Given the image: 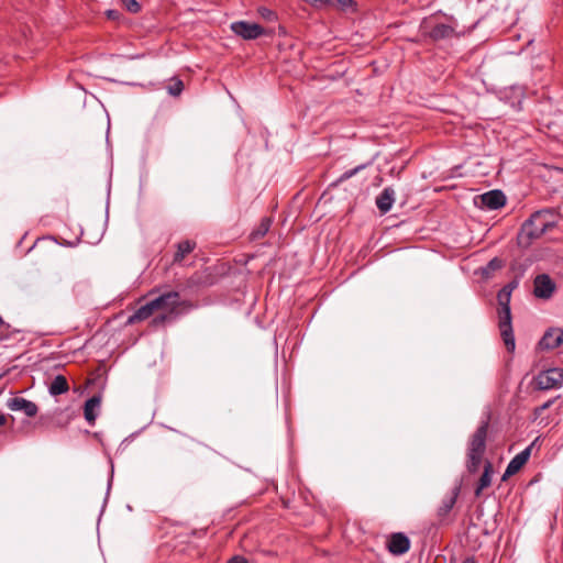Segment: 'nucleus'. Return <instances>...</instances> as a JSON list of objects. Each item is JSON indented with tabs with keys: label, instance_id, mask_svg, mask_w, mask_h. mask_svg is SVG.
<instances>
[{
	"label": "nucleus",
	"instance_id": "8",
	"mask_svg": "<svg viewBox=\"0 0 563 563\" xmlns=\"http://www.w3.org/2000/svg\"><path fill=\"white\" fill-rule=\"evenodd\" d=\"M555 290V284L547 274L537 275L533 280V295L537 298L549 299Z\"/></svg>",
	"mask_w": 563,
	"mask_h": 563
},
{
	"label": "nucleus",
	"instance_id": "24",
	"mask_svg": "<svg viewBox=\"0 0 563 563\" xmlns=\"http://www.w3.org/2000/svg\"><path fill=\"white\" fill-rule=\"evenodd\" d=\"M356 3L354 0H330V7L341 11L355 10Z\"/></svg>",
	"mask_w": 563,
	"mask_h": 563
},
{
	"label": "nucleus",
	"instance_id": "9",
	"mask_svg": "<svg viewBox=\"0 0 563 563\" xmlns=\"http://www.w3.org/2000/svg\"><path fill=\"white\" fill-rule=\"evenodd\" d=\"M7 407L12 411H21L29 418L35 417L38 412V406L35 402L20 396L10 398Z\"/></svg>",
	"mask_w": 563,
	"mask_h": 563
},
{
	"label": "nucleus",
	"instance_id": "26",
	"mask_svg": "<svg viewBox=\"0 0 563 563\" xmlns=\"http://www.w3.org/2000/svg\"><path fill=\"white\" fill-rule=\"evenodd\" d=\"M184 89V82L180 79H173V82L168 86V91L173 96H179Z\"/></svg>",
	"mask_w": 563,
	"mask_h": 563
},
{
	"label": "nucleus",
	"instance_id": "36",
	"mask_svg": "<svg viewBox=\"0 0 563 563\" xmlns=\"http://www.w3.org/2000/svg\"><path fill=\"white\" fill-rule=\"evenodd\" d=\"M462 563H476V562H475L474 558L468 556V558L464 559Z\"/></svg>",
	"mask_w": 563,
	"mask_h": 563
},
{
	"label": "nucleus",
	"instance_id": "39",
	"mask_svg": "<svg viewBox=\"0 0 563 563\" xmlns=\"http://www.w3.org/2000/svg\"><path fill=\"white\" fill-rule=\"evenodd\" d=\"M92 383H93V379H90V378H89V379L87 380V385H90V384H92Z\"/></svg>",
	"mask_w": 563,
	"mask_h": 563
},
{
	"label": "nucleus",
	"instance_id": "32",
	"mask_svg": "<svg viewBox=\"0 0 563 563\" xmlns=\"http://www.w3.org/2000/svg\"><path fill=\"white\" fill-rule=\"evenodd\" d=\"M258 12H260V13H261V15H262L263 18H265V19H271L272 16H274V15H275V14H274V12H273V11H271L269 9H267V8H261V9L258 10Z\"/></svg>",
	"mask_w": 563,
	"mask_h": 563
},
{
	"label": "nucleus",
	"instance_id": "29",
	"mask_svg": "<svg viewBox=\"0 0 563 563\" xmlns=\"http://www.w3.org/2000/svg\"><path fill=\"white\" fill-rule=\"evenodd\" d=\"M126 10L131 13H137L141 11V4L136 0H123Z\"/></svg>",
	"mask_w": 563,
	"mask_h": 563
},
{
	"label": "nucleus",
	"instance_id": "33",
	"mask_svg": "<svg viewBox=\"0 0 563 563\" xmlns=\"http://www.w3.org/2000/svg\"><path fill=\"white\" fill-rule=\"evenodd\" d=\"M227 563H249L247 560L242 555H234Z\"/></svg>",
	"mask_w": 563,
	"mask_h": 563
},
{
	"label": "nucleus",
	"instance_id": "17",
	"mask_svg": "<svg viewBox=\"0 0 563 563\" xmlns=\"http://www.w3.org/2000/svg\"><path fill=\"white\" fill-rule=\"evenodd\" d=\"M196 246H197V244L195 241H191V240L180 241L176 245V252L174 254L173 263H175V264L181 263L185 260V257L196 249Z\"/></svg>",
	"mask_w": 563,
	"mask_h": 563
},
{
	"label": "nucleus",
	"instance_id": "30",
	"mask_svg": "<svg viewBox=\"0 0 563 563\" xmlns=\"http://www.w3.org/2000/svg\"><path fill=\"white\" fill-rule=\"evenodd\" d=\"M364 166L361 165V166H357L353 169H350V170H346L345 173H343L341 175V177L339 178V181H343V180H346L349 178H351L352 176H354L358 170H361Z\"/></svg>",
	"mask_w": 563,
	"mask_h": 563
},
{
	"label": "nucleus",
	"instance_id": "13",
	"mask_svg": "<svg viewBox=\"0 0 563 563\" xmlns=\"http://www.w3.org/2000/svg\"><path fill=\"white\" fill-rule=\"evenodd\" d=\"M101 400L102 396L99 393L97 395H93L88 400H86L84 405V417L87 420V422L91 426H93L96 422L98 410L100 409L101 406Z\"/></svg>",
	"mask_w": 563,
	"mask_h": 563
},
{
	"label": "nucleus",
	"instance_id": "31",
	"mask_svg": "<svg viewBox=\"0 0 563 563\" xmlns=\"http://www.w3.org/2000/svg\"><path fill=\"white\" fill-rule=\"evenodd\" d=\"M311 4L316 8H329L330 7V0H311Z\"/></svg>",
	"mask_w": 563,
	"mask_h": 563
},
{
	"label": "nucleus",
	"instance_id": "11",
	"mask_svg": "<svg viewBox=\"0 0 563 563\" xmlns=\"http://www.w3.org/2000/svg\"><path fill=\"white\" fill-rule=\"evenodd\" d=\"M563 343V330L562 329H550L548 330L541 340L539 341V347L541 350H554Z\"/></svg>",
	"mask_w": 563,
	"mask_h": 563
},
{
	"label": "nucleus",
	"instance_id": "27",
	"mask_svg": "<svg viewBox=\"0 0 563 563\" xmlns=\"http://www.w3.org/2000/svg\"><path fill=\"white\" fill-rule=\"evenodd\" d=\"M506 203V195L501 190L495 189V210L504 208Z\"/></svg>",
	"mask_w": 563,
	"mask_h": 563
},
{
	"label": "nucleus",
	"instance_id": "12",
	"mask_svg": "<svg viewBox=\"0 0 563 563\" xmlns=\"http://www.w3.org/2000/svg\"><path fill=\"white\" fill-rule=\"evenodd\" d=\"M530 456V448H527L519 454H517L508 464L506 472L504 473L501 481H506L508 477L518 473L522 466L528 462Z\"/></svg>",
	"mask_w": 563,
	"mask_h": 563
},
{
	"label": "nucleus",
	"instance_id": "25",
	"mask_svg": "<svg viewBox=\"0 0 563 563\" xmlns=\"http://www.w3.org/2000/svg\"><path fill=\"white\" fill-rule=\"evenodd\" d=\"M556 400V398H552V399H549L548 401H545L544 404H542L541 406H538L533 409V420H537L539 417H541L542 412L547 409H549L553 404L554 401Z\"/></svg>",
	"mask_w": 563,
	"mask_h": 563
},
{
	"label": "nucleus",
	"instance_id": "28",
	"mask_svg": "<svg viewBox=\"0 0 563 563\" xmlns=\"http://www.w3.org/2000/svg\"><path fill=\"white\" fill-rule=\"evenodd\" d=\"M483 206L488 209H493V190H489L481 196H478Z\"/></svg>",
	"mask_w": 563,
	"mask_h": 563
},
{
	"label": "nucleus",
	"instance_id": "38",
	"mask_svg": "<svg viewBox=\"0 0 563 563\" xmlns=\"http://www.w3.org/2000/svg\"><path fill=\"white\" fill-rule=\"evenodd\" d=\"M108 15H109L110 18H113V16H114V11H109V12H108Z\"/></svg>",
	"mask_w": 563,
	"mask_h": 563
},
{
	"label": "nucleus",
	"instance_id": "4",
	"mask_svg": "<svg viewBox=\"0 0 563 563\" xmlns=\"http://www.w3.org/2000/svg\"><path fill=\"white\" fill-rule=\"evenodd\" d=\"M532 384L537 390H549L561 387L563 384V368H550L540 372L533 378Z\"/></svg>",
	"mask_w": 563,
	"mask_h": 563
},
{
	"label": "nucleus",
	"instance_id": "6",
	"mask_svg": "<svg viewBox=\"0 0 563 563\" xmlns=\"http://www.w3.org/2000/svg\"><path fill=\"white\" fill-rule=\"evenodd\" d=\"M460 493L461 485H456L451 490V494L442 500L441 505L437 509L438 526L450 525L454 520V518L451 516V512L456 504Z\"/></svg>",
	"mask_w": 563,
	"mask_h": 563
},
{
	"label": "nucleus",
	"instance_id": "34",
	"mask_svg": "<svg viewBox=\"0 0 563 563\" xmlns=\"http://www.w3.org/2000/svg\"><path fill=\"white\" fill-rule=\"evenodd\" d=\"M8 422V417L3 413H0V428L4 427Z\"/></svg>",
	"mask_w": 563,
	"mask_h": 563
},
{
	"label": "nucleus",
	"instance_id": "15",
	"mask_svg": "<svg viewBox=\"0 0 563 563\" xmlns=\"http://www.w3.org/2000/svg\"><path fill=\"white\" fill-rule=\"evenodd\" d=\"M395 201V191L393 188H385L376 198V206L382 213H387Z\"/></svg>",
	"mask_w": 563,
	"mask_h": 563
},
{
	"label": "nucleus",
	"instance_id": "19",
	"mask_svg": "<svg viewBox=\"0 0 563 563\" xmlns=\"http://www.w3.org/2000/svg\"><path fill=\"white\" fill-rule=\"evenodd\" d=\"M454 29L444 23L435 24L429 32V36L432 41H441L449 38L453 35Z\"/></svg>",
	"mask_w": 563,
	"mask_h": 563
},
{
	"label": "nucleus",
	"instance_id": "3",
	"mask_svg": "<svg viewBox=\"0 0 563 563\" xmlns=\"http://www.w3.org/2000/svg\"><path fill=\"white\" fill-rule=\"evenodd\" d=\"M488 419H490V413L488 415ZM488 421L483 422L475 433L472 435V439L470 441L468 445V452H467V470L470 473H476L482 464L483 455L485 453L486 449V438H487V430H488Z\"/></svg>",
	"mask_w": 563,
	"mask_h": 563
},
{
	"label": "nucleus",
	"instance_id": "23",
	"mask_svg": "<svg viewBox=\"0 0 563 563\" xmlns=\"http://www.w3.org/2000/svg\"><path fill=\"white\" fill-rule=\"evenodd\" d=\"M493 471V464L490 461L485 462L484 472L478 481V485L475 489V495L479 496L481 492L490 485V472Z\"/></svg>",
	"mask_w": 563,
	"mask_h": 563
},
{
	"label": "nucleus",
	"instance_id": "10",
	"mask_svg": "<svg viewBox=\"0 0 563 563\" xmlns=\"http://www.w3.org/2000/svg\"><path fill=\"white\" fill-rule=\"evenodd\" d=\"M388 551L394 555H402L410 549V540L402 532L391 533L387 542Z\"/></svg>",
	"mask_w": 563,
	"mask_h": 563
},
{
	"label": "nucleus",
	"instance_id": "20",
	"mask_svg": "<svg viewBox=\"0 0 563 563\" xmlns=\"http://www.w3.org/2000/svg\"><path fill=\"white\" fill-rule=\"evenodd\" d=\"M272 222L273 221L269 217L262 218L258 225L255 229H253L252 232L250 233L249 240L251 242H256L263 239L269 231Z\"/></svg>",
	"mask_w": 563,
	"mask_h": 563
},
{
	"label": "nucleus",
	"instance_id": "5",
	"mask_svg": "<svg viewBox=\"0 0 563 563\" xmlns=\"http://www.w3.org/2000/svg\"><path fill=\"white\" fill-rule=\"evenodd\" d=\"M498 328L500 336L504 341L506 350L512 353L516 349L515 335L511 324V311L510 308L498 309Z\"/></svg>",
	"mask_w": 563,
	"mask_h": 563
},
{
	"label": "nucleus",
	"instance_id": "35",
	"mask_svg": "<svg viewBox=\"0 0 563 563\" xmlns=\"http://www.w3.org/2000/svg\"><path fill=\"white\" fill-rule=\"evenodd\" d=\"M494 262H495V269L500 268L503 266V263L498 257H495Z\"/></svg>",
	"mask_w": 563,
	"mask_h": 563
},
{
	"label": "nucleus",
	"instance_id": "1",
	"mask_svg": "<svg viewBox=\"0 0 563 563\" xmlns=\"http://www.w3.org/2000/svg\"><path fill=\"white\" fill-rule=\"evenodd\" d=\"M559 213L554 208H547L533 212L521 225L518 234V243L529 246L533 240L556 227Z\"/></svg>",
	"mask_w": 563,
	"mask_h": 563
},
{
	"label": "nucleus",
	"instance_id": "22",
	"mask_svg": "<svg viewBox=\"0 0 563 563\" xmlns=\"http://www.w3.org/2000/svg\"><path fill=\"white\" fill-rule=\"evenodd\" d=\"M516 288V282H511L504 286L497 294V299L499 302L500 308H510L509 301L512 290Z\"/></svg>",
	"mask_w": 563,
	"mask_h": 563
},
{
	"label": "nucleus",
	"instance_id": "7",
	"mask_svg": "<svg viewBox=\"0 0 563 563\" xmlns=\"http://www.w3.org/2000/svg\"><path fill=\"white\" fill-rule=\"evenodd\" d=\"M231 30L244 40H255L265 34V29L262 25L245 21L232 23Z\"/></svg>",
	"mask_w": 563,
	"mask_h": 563
},
{
	"label": "nucleus",
	"instance_id": "21",
	"mask_svg": "<svg viewBox=\"0 0 563 563\" xmlns=\"http://www.w3.org/2000/svg\"><path fill=\"white\" fill-rule=\"evenodd\" d=\"M69 385L67 378L64 375H57L51 383L48 391L52 396H58L67 393Z\"/></svg>",
	"mask_w": 563,
	"mask_h": 563
},
{
	"label": "nucleus",
	"instance_id": "14",
	"mask_svg": "<svg viewBox=\"0 0 563 563\" xmlns=\"http://www.w3.org/2000/svg\"><path fill=\"white\" fill-rule=\"evenodd\" d=\"M493 273V260L488 261L485 266L474 271L476 283L479 285V291L485 296H489V291L486 290V286L489 284V279Z\"/></svg>",
	"mask_w": 563,
	"mask_h": 563
},
{
	"label": "nucleus",
	"instance_id": "18",
	"mask_svg": "<svg viewBox=\"0 0 563 563\" xmlns=\"http://www.w3.org/2000/svg\"><path fill=\"white\" fill-rule=\"evenodd\" d=\"M213 284V277L211 274L206 272H196L192 274L188 280L187 286L188 287H207L211 286Z\"/></svg>",
	"mask_w": 563,
	"mask_h": 563
},
{
	"label": "nucleus",
	"instance_id": "2",
	"mask_svg": "<svg viewBox=\"0 0 563 563\" xmlns=\"http://www.w3.org/2000/svg\"><path fill=\"white\" fill-rule=\"evenodd\" d=\"M152 301L157 311L164 312L153 319L155 324L164 323L168 317L178 316L195 308L190 300H181L178 291L164 292Z\"/></svg>",
	"mask_w": 563,
	"mask_h": 563
},
{
	"label": "nucleus",
	"instance_id": "16",
	"mask_svg": "<svg viewBox=\"0 0 563 563\" xmlns=\"http://www.w3.org/2000/svg\"><path fill=\"white\" fill-rule=\"evenodd\" d=\"M156 311L157 310H156L153 301L151 300V301L146 302L145 305L141 306L140 308H137L134 311V313L129 317L128 323L129 324H134L136 322L146 320L151 316H153L154 312H156Z\"/></svg>",
	"mask_w": 563,
	"mask_h": 563
},
{
	"label": "nucleus",
	"instance_id": "37",
	"mask_svg": "<svg viewBox=\"0 0 563 563\" xmlns=\"http://www.w3.org/2000/svg\"><path fill=\"white\" fill-rule=\"evenodd\" d=\"M48 420V416H41L40 421L41 423L45 424Z\"/></svg>",
	"mask_w": 563,
	"mask_h": 563
}]
</instances>
